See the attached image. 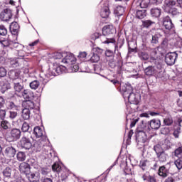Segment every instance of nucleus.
<instances>
[{
	"label": "nucleus",
	"mask_w": 182,
	"mask_h": 182,
	"mask_svg": "<svg viewBox=\"0 0 182 182\" xmlns=\"http://www.w3.org/2000/svg\"><path fill=\"white\" fill-rule=\"evenodd\" d=\"M43 129L40 127H36L33 129L34 135L37 138L42 137V136H43Z\"/></svg>",
	"instance_id": "23"
},
{
	"label": "nucleus",
	"mask_w": 182,
	"mask_h": 182,
	"mask_svg": "<svg viewBox=\"0 0 182 182\" xmlns=\"http://www.w3.org/2000/svg\"><path fill=\"white\" fill-rule=\"evenodd\" d=\"M142 178L144 181H148V182H157V180L156 179V176L144 174L142 176Z\"/></svg>",
	"instance_id": "25"
},
{
	"label": "nucleus",
	"mask_w": 182,
	"mask_h": 182,
	"mask_svg": "<svg viewBox=\"0 0 182 182\" xmlns=\"http://www.w3.org/2000/svg\"><path fill=\"white\" fill-rule=\"evenodd\" d=\"M2 154L5 159H9L10 161H12V163H16V161L11 159H14V157H15V154H16V149L14 148V146H6L3 151Z\"/></svg>",
	"instance_id": "4"
},
{
	"label": "nucleus",
	"mask_w": 182,
	"mask_h": 182,
	"mask_svg": "<svg viewBox=\"0 0 182 182\" xmlns=\"http://www.w3.org/2000/svg\"><path fill=\"white\" fill-rule=\"evenodd\" d=\"M154 150L156 152L158 160L161 163H164V161H167V159H168V154H166L164 151H162L160 146H154Z\"/></svg>",
	"instance_id": "6"
},
{
	"label": "nucleus",
	"mask_w": 182,
	"mask_h": 182,
	"mask_svg": "<svg viewBox=\"0 0 182 182\" xmlns=\"http://www.w3.org/2000/svg\"><path fill=\"white\" fill-rule=\"evenodd\" d=\"M161 134H168V133H170V128L165 127H162L161 128Z\"/></svg>",
	"instance_id": "48"
},
{
	"label": "nucleus",
	"mask_w": 182,
	"mask_h": 182,
	"mask_svg": "<svg viewBox=\"0 0 182 182\" xmlns=\"http://www.w3.org/2000/svg\"><path fill=\"white\" fill-rule=\"evenodd\" d=\"M87 56V53L86 52H80L78 55L79 59H85Z\"/></svg>",
	"instance_id": "59"
},
{
	"label": "nucleus",
	"mask_w": 182,
	"mask_h": 182,
	"mask_svg": "<svg viewBox=\"0 0 182 182\" xmlns=\"http://www.w3.org/2000/svg\"><path fill=\"white\" fill-rule=\"evenodd\" d=\"M65 54H62V53H55L53 55L54 59H62Z\"/></svg>",
	"instance_id": "55"
},
{
	"label": "nucleus",
	"mask_w": 182,
	"mask_h": 182,
	"mask_svg": "<svg viewBox=\"0 0 182 182\" xmlns=\"http://www.w3.org/2000/svg\"><path fill=\"white\" fill-rule=\"evenodd\" d=\"M100 15L102 18H109L110 15V10L108 6H105L101 9Z\"/></svg>",
	"instance_id": "19"
},
{
	"label": "nucleus",
	"mask_w": 182,
	"mask_h": 182,
	"mask_svg": "<svg viewBox=\"0 0 182 182\" xmlns=\"http://www.w3.org/2000/svg\"><path fill=\"white\" fill-rule=\"evenodd\" d=\"M11 136L13 138V140L21 139V130L19 129H13L11 131Z\"/></svg>",
	"instance_id": "18"
},
{
	"label": "nucleus",
	"mask_w": 182,
	"mask_h": 182,
	"mask_svg": "<svg viewBox=\"0 0 182 182\" xmlns=\"http://www.w3.org/2000/svg\"><path fill=\"white\" fill-rule=\"evenodd\" d=\"M105 56L107 58H114V53L110 50H107L105 51Z\"/></svg>",
	"instance_id": "50"
},
{
	"label": "nucleus",
	"mask_w": 182,
	"mask_h": 182,
	"mask_svg": "<svg viewBox=\"0 0 182 182\" xmlns=\"http://www.w3.org/2000/svg\"><path fill=\"white\" fill-rule=\"evenodd\" d=\"M21 116L24 120H29V118L31 117V111L26 108L23 109Z\"/></svg>",
	"instance_id": "28"
},
{
	"label": "nucleus",
	"mask_w": 182,
	"mask_h": 182,
	"mask_svg": "<svg viewBox=\"0 0 182 182\" xmlns=\"http://www.w3.org/2000/svg\"><path fill=\"white\" fill-rule=\"evenodd\" d=\"M161 126L160 119H151L145 124H143L142 129L138 130L136 139L141 143H146L148 139L153 136V130H159Z\"/></svg>",
	"instance_id": "1"
},
{
	"label": "nucleus",
	"mask_w": 182,
	"mask_h": 182,
	"mask_svg": "<svg viewBox=\"0 0 182 182\" xmlns=\"http://www.w3.org/2000/svg\"><path fill=\"white\" fill-rule=\"evenodd\" d=\"M153 23H154V22H153L150 20H146L143 22V25H144V26H145V28H149V26H151V25H153Z\"/></svg>",
	"instance_id": "53"
},
{
	"label": "nucleus",
	"mask_w": 182,
	"mask_h": 182,
	"mask_svg": "<svg viewBox=\"0 0 182 182\" xmlns=\"http://www.w3.org/2000/svg\"><path fill=\"white\" fill-rule=\"evenodd\" d=\"M14 90L16 93H21V92L23 90V85L21 84L20 82H15Z\"/></svg>",
	"instance_id": "30"
},
{
	"label": "nucleus",
	"mask_w": 182,
	"mask_h": 182,
	"mask_svg": "<svg viewBox=\"0 0 182 182\" xmlns=\"http://www.w3.org/2000/svg\"><path fill=\"white\" fill-rule=\"evenodd\" d=\"M163 33H164V31H163L161 28H158L155 35L159 36V38H161V36H163Z\"/></svg>",
	"instance_id": "58"
},
{
	"label": "nucleus",
	"mask_w": 182,
	"mask_h": 182,
	"mask_svg": "<svg viewBox=\"0 0 182 182\" xmlns=\"http://www.w3.org/2000/svg\"><path fill=\"white\" fill-rule=\"evenodd\" d=\"M8 33V30L5 28V26H0V35L1 36H5Z\"/></svg>",
	"instance_id": "47"
},
{
	"label": "nucleus",
	"mask_w": 182,
	"mask_h": 182,
	"mask_svg": "<svg viewBox=\"0 0 182 182\" xmlns=\"http://www.w3.org/2000/svg\"><path fill=\"white\" fill-rule=\"evenodd\" d=\"M17 160L18 161H25L26 160V154L24 152L19 151L16 154Z\"/></svg>",
	"instance_id": "32"
},
{
	"label": "nucleus",
	"mask_w": 182,
	"mask_h": 182,
	"mask_svg": "<svg viewBox=\"0 0 182 182\" xmlns=\"http://www.w3.org/2000/svg\"><path fill=\"white\" fill-rule=\"evenodd\" d=\"M1 128L3 129V130H9L11 129V123L7 120L2 119L1 122Z\"/></svg>",
	"instance_id": "27"
},
{
	"label": "nucleus",
	"mask_w": 182,
	"mask_h": 182,
	"mask_svg": "<svg viewBox=\"0 0 182 182\" xmlns=\"http://www.w3.org/2000/svg\"><path fill=\"white\" fill-rule=\"evenodd\" d=\"M19 96L24 99H32L33 97V92L29 90H24Z\"/></svg>",
	"instance_id": "17"
},
{
	"label": "nucleus",
	"mask_w": 182,
	"mask_h": 182,
	"mask_svg": "<svg viewBox=\"0 0 182 182\" xmlns=\"http://www.w3.org/2000/svg\"><path fill=\"white\" fill-rule=\"evenodd\" d=\"M20 145L22 149H24L25 150H29L31 147H32V143L31 142V140L23 136L20 141Z\"/></svg>",
	"instance_id": "10"
},
{
	"label": "nucleus",
	"mask_w": 182,
	"mask_h": 182,
	"mask_svg": "<svg viewBox=\"0 0 182 182\" xmlns=\"http://www.w3.org/2000/svg\"><path fill=\"white\" fill-rule=\"evenodd\" d=\"M0 18L1 21L4 22H8L9 19L12 18V11L9 9H6L0 14Z\"/></svg>",
	"instance_id": "9"
},
{
	"label": "nucleus",
	"mask_w": 182,
	"mask_h": 182,
	"mask_svg": "<svg viewBox=\"0 0 182 182\" xmlns=\"http://www.w3.org/2000/svg\"><path fill=\"white\" fill-rule=\"evenodd\" d=\"M124 99H127L131 105H138L140 102V95L133 92V87L130 85H127L123 90Z\"/></svg>",
	"instance_id": "3"
},
{
	"label": "nucleus",
	"mask_w": 182,
	"mask_h": 182,
	"mask_svg": "<svg viewBox=\"0 0 182 182\" xmlns=\"http://www.w3.org/2000/svg\"><path fill=\"white\" fill-rule=\"evenodd\" d=\"M5 105V99H4V97H0V109H1V107H4V106Z\"/></svg>",
	"instance_id": "62"
},
{
	"label": "nucleus",
	"mask_w": 182,
	"mask_h": 182,
	"mask_svg": "<svg viewBox=\"0 0 182 182\" xmlns=\"http://www.w3.org/2000/svg\"><path fill=\"white\" fill-rule=\"evenodd\" d=\"M163 25L166 29H168V31H170V29H172L173 26H174L173 22L171 21V18H170L168 16H166L164 18Z\"/></svg>",
	"instance_id": "14"
},
{
	"label": "nucleus",
	"mask_w": 182,
	"mask_h": 182,
	"mask_svg": "<svg viewBox=\"0 0 182 182\" xmlns=\"http://www.w3.org/2000/svg\"><path fill=\"white\" fill-rule=\"evenodd\" d=\"M11 65L13 68H18V66H19V60H18V59L11 60Z\"/></svg>",
	"instance_id": "52"
},
{
	"label": "nucleus",
	"mask_w": 182,
	"mask_h": 182,
	"mask_svg": "<svg viewBox=\"0 0 182 182\" xmlns=\"http://www.w3.org/2000/svg\"><path fill=\"white\" fill-rule=\"evenodd\" d=\"M116 32V29L113 26H105L102 28V36H99V33H95V39L100 38L102 43L109 45V43H116V40L113 38H107V35H112Z\"/></svg>",
	"instance_id": "2"
},
{
	"label": "nucleus",
	"mask_w": 182,
	"mask_h": 182,
	"mask_svg": "<svg viewBox=\"0 0 182 182\" xmlns=\"http://www.w3.org/2000/svg\"><path fill=\"white\" fill-rule=\"evenodd\" d=\"M139 167L142 168V170H147L149 167H150V161L142 160L139 163Z\"/></svg>",
	"instance_id": "26"
},
{
	"label": "nucleus",
	"mask_w": 182,
	"mask_h": 182,
	"mask_svg": "<svg viewBox=\"0 0 182 182\" xmlns=\"http://www.w3.org/2000/svg\"><path fill=\"white\" fill-rule=\"evenodd\" d=\"M41 182H53L50 178L42 177L41 179Z\"/></svg>",
	"instance_id": "61"
},
{
	"label": "nucleus",
	"mask_w": 182,
	"mask_h": 182,
	"mask_svg": "<svg viewBox=\"0 0 182 182\" xmlns=\"http://www.w3.org/2000/svg\"><path fill=\"white\" fill-rule=\"evenodd\" d=\"M99 60H100V57H99L97 54L93 53L90 58V61L92 62V63H97Z\"/></svg>",
	"instance_id": "40"
},
{
	"label": "nucleus",
	"mask_w": 182,
	"mask_h": 182,
	"mask_svg": "<svg viewBox=\"0 0 182 182\" xmlns=\"http://www.w3.org/2000/svg\"><path fill=\"white\" fill-rule=\"evenodd\" d=\"M21 130L23 132V133H26L27 132H31L32 129H31V126H29L28 122H24L23 123Z\"/></svg>",
	"instance_id": "34"
},
{
	"label": "nucleus",
	"mask_w": 182,
	"mask_h": 182,
	"mask_svg": "<svg viewBox=\"0 0 182 182\" xmlns=\"http://www.w3.org/2000/svg\"><path fill=\"white\" fill-rule=\"evenodd\" d=\"M174 156L176 157H182V146L178 147L175 151H174Z\"/></svg>",
	"instance_id": "39"
},
{
	"label": "nucleus",
	"mask_w": 182,
	"mask_h": 182,
	"mask_svg": "<svg viewBox=\"0 0 182 182\" xmlns=\"http://www.w3.org/2000/svg\"><path fill=\"white\" fill-rule=\"evenodd\" d=\"M22 71L19 70H16V71H11L10 74L13 75L12 79H18L19 77V76H21V73Z\"/></svg>",
	"instance_id": "41"
},
{
	"label": "nucleus",
	"mask_w": 182,
	"mask_h": 182,
	"mask_svg": "<svg viewBox=\"0 0 182 182\" xmlns=\"http://www.w3.org/2000/svg\"><path fill=\"white\" fill-rule=\"evenodd\" d=\"M156 70H158L157 73H160L161 72V64H158L156 66L154 67Z\"/></svg>",
	"instance_id": "64"
},
{
	"label": "nucleus",
	"mask_w": 182,
	"mask_h": 182,
	"mask_svg": "<svg viewBox=\"0 0 182 182\" xmlns=\"http://www.w3.org/2000/svg\"><path fill=\"white\" fill-rule=\"evenodd\" d=\"M52 169H53V171H56L57 173H60V171H62V166L59 164L55 163L52 166Z\"/></svg>",
	"instance_id": "36"
},
{
	"label": "nucleus",
	"mask_w": 182,
	"mask_h": 182,
	"mask_svg": "<svg viewBox=\"0 0 182 182\" xmlns=\"http://www.w3.org/2000/svg\"><path fill=\"white\" fill-rule=\"evenodd\" d=\"M17 116H18V112L14 111L9 112V119H11V120H14V119H16Z\"/></svg>",
	"instance_id": "49"
},
{
	"label": "nucleus",
	"mask_w": 182,
	"mask_h": 182,
	"mask_svg": "<svg viewBox=\"0 0 182 182\" xmlns=\"http://www.w3.org/2000/svg\"><path fill=\"white\" fill-rule=\"evenodd\" d=\"M174 164L178 170H181L182 168V160L181 159L178 158L174 161Z\"/></svg>",
	"instance_id": "43"
},
{
	"label": "nucleus",
	"mask_w": 182,
	"mask_h": 182,
	"mask_svg": "<svg viewBox=\"0 0 182 182\" xmlns=\"http://www.w3.org/2000/svg\"><path fill=\"white\" fill-rule=\"evenodd\" d=\"M149 167L152 168V170H156V168H157V161H150Z\"/></svg>",
	"instance_id": "57"
},
{
	"label": "nucleus",
	"mask_w": 182,
	"mask_h": 182,
	"mask_svg": "<svg viewBox=\"0 0 182 182\" xmlns=\"http://www.w3.org/2000/svg\"><path fill=\"white\" fill-rule=\"evenodd\" d=\"M33 147H34L36 151H41V139L37 140L34 143Z\"/></svg>",
	"instance_id": "46"
},
{
	"label": "nucleus",
	"mask_w": 182,
	"mask_h": 182,
	"mask_svg": "<svg viewBox=\"0 0 182 182\" xmlns=\"http://www.w3.org/2000/svg\"><path fill=\"white\" fill-rule=\"evenodd\" d=\"M49 72H51V73L45 74L46 77L47 79H49L50 76H57V75H60V73H65L66 72V67L63 65H53V68L52 70H49Z\"/></svg>",
	"instance_id": "5"
},
{
	"label": "nucleus",
	"mask_w": 182,
	"mask_h": 182,
	"mask_svg": "<svg viewBox=\"0 0 182 182\" xmlns=\"http://www.w3.org/2000/svg\"><path fill=\"white\" fill-rule=\"evenodd\" d=\"M155 146H159L162 151H164V150H168L171 148V142L168 139H164Z\"/></svg>",
	"instance_id": "11"
},
{
	"label": "nucleus",
	"mask_w": 182,
	"mask_h": 182,
	"mask_svg": "<svg viewBox=\"0 0 182 182\" xmlns=\"http://www.w3.org/2000/svg\"><path fill=\"white\" fill-rule=\"evenodd\" d=\"M158 174L159 176H160V177H163V178H166V177H167V168H166V166H162L159 167Z\"/></svg>",
	"instance_id": "24"
},
{
	"label": "nucleus",
	"mask_w": 182,
	"mask_h": 182,
	"mask_svg": "<svg viewBox=\"0 0 182 182\" xmlns=\"http://www.w3.org/2000/svg\"><path fill=\"white\" fill-rule=\"evenodd\" d=\"M159 39H160V36H156V34H154V36H152L151 43H152V45H156L159 43Z\"/></svg>",
	"instance_id": "45"
},
{
	"label": "nucleus",
	"mask_w": 182,
	"mask_h": 182,
	"mask_svg": "<svg viewBox=\"0 0 182 182\" xmlns=\"http://www.w3.org/2000/svg\"><path fill=\"white\" fill-rule=\"evenodd\" d=\"M19 171L20 173H23L24 174H27V173H29L31 171V168L29 167V165L26 162H22L20 164L19 166Z\"/></svg>",
	"instance_id": "13"
},
{
	"label": "nucleus",
	"mask_w": 182,
	"mask_h": 182,
	"mask_svg": "<svg viewBox=\"0 0 182 182\" xmlns=\"http://www.w3.org/2000/svg\"><path fill=\"white\" fill-rule=\"evenodd\" d=\"M139 5L141 8H147L150 5V0H141Z\"/></svg>",
	"instance_id": "44"
},
{
	"label": "nucleus",
	"mask_w": 182,
	"mask_h": 182,
	"mask_svg": "<svg viewBox=\"0 0 182 182\" xmlns=\"http://www.w3.org/2000/svg\"><path fill=\"white\" fill-rule=\"evenodd\" d=\"M18 56L23 58L25 57V51H23V50H18Z\"/></svg>",
	"instance_id": "60"
},
{
	"label": "nucleus",
	"mask_w": 182,
	"mask_h": 182,
	"mask_svg": "<svg viewBox=\"0 0 182 182\" xmlns=\"http://www.w3.org/2000/svg\"><path fill=\"white\" fill-rule=\"evenodd\" d=\"M146 15H147V12L146 11V9L138 10L136 12V17L138 19H143L146 18Z\"/></svg>",
	"instance_id": "21"
},
{
	"label": "nucleus",
	"mask_w": 182,
	"mask_h": 182,
	"mask_svg": "<svg viewBox=\"0 0 182 182\" xmlns=\"http://www.w3.org/2000/svg\"><path fill=\"white\" fill-rule=\"evenodd\" d=\"M62 63L68 65V66H72V65L76 63V57L72 53H68L66 55H64Z\"/></svg>",
	"instance_id": "8"
},
{
	"label": "nucleus",
	"mask_w": 182,
	"mask_h": 182,
	"mask_svg": "<svg viewBox=\"0 0 182 182\" xmlns=\"http://www.w3.org/2000/svg\"><path fill=\"white\" fill-rule=\"evenodd\" d=\"M6 107L7 109H10V110H18V106H16L15 105V103L12 102H9L6 104Z\"/></svg>",
	"instance_id": "37"
},
{
	"label": "nucleus",
	"mask_w": 182,
	"mask_h": 182,
	"mask_svg": "<svg viewBox=\"0 0 182 182\" xmlns=\"http://www.w3.org/2000/svg\"><path fill=\"white\" fill-rule=\"evenodd\" d=\"M166 8H168L169 10L173 9V6L176 5V1L174 0H165L164 1Z\"/></svg>",
	"instance_id": "29"
},
{
	"label": "nucleus",
	"mask_w": 182,
	"mask_h": 182,
	"mask_svg": "<svg viewBox=\"0 0 182 182\" xmlns=\"http://www.w3.org/2000/svg\"><path fill=\"white\" fill-rule=\"evenodd\" d=\"M0 43H1L2 46L5 48L11 45V41H9V40H1L0 41Z\"/></svg>",
	"instance_id": "54"
},
{
	"label": "nucleus",
	"mask_w": 182,
	"mask_h": 182,
	"mask_svg": "<svg viewBox=\"0 0 182 182\" xmlns=\"http://www.w3.org/2000/svg\"><path fill=\"white\" fill-rule=\"evenodd\" d=\"M164 182H176V179L170 176L165 179Z\"/></svg>",
	"instance_id": "63"
},
{
	"label": "nucleus",
	"mask_w": 182,
	"mask_h": 182,
	"mask_svg": "<svg viewBox=\"0 0 182 182\" xmlns=\"http://www.w3.org/2000/svg\"><path fill=\"white\" fill-rule=\"evenodd\" d=\"M11 173H12V169H11L10 167H6L3 171V176H4V177H11Z\"/></svg>",
	"instance_id": "38"
},
{
	"label": "nucleus",
	"mask_w": 182,
	"mask_h": 182,
	"mask_svg": "<svg viewBox=\"0 0 182 182\" xmlns=\"http://www.w3.org/2000/svg\"><path fill=\"white\" fill-rule=\"evenodd\" d=\"M23 107H24V109L32 110L35 109V102L31 100H26L23 102Z\"/></svg>",
	"instance_id": "15"
},
{
	"label": "nucleus",
	"mask_w": 182,
	"mask_h": 182,
	"mask_svg": "<svg viewBox=\"0 0 182 182\" xmlns=\"http://www.w3.org/2000/svg\"><path fill=\"white\" fill-rule=\"evenodd\" d=\"M10 32L12 35H18V33L19 32V24L16 22L11 23L10 25Z\"/></svg>",
	"instance_id": "16"
},
{
	"label": "nucleus",
	"mask_w": 182,
	"mask_h": 182,
	"mask_svg": "<svg viewBox=\"0 0 182 182\" xmlns=\"http://www.w3.org/2000/svg\"><path fill=\"white\" fill-rule=\"evenodd\" d=\"M114 14L117 15V16H122L123 14H124V7L122 6H119L114 10Z\"/></svg>",
	"instance_id": "31"
},
{
	"label": "nucleus",
	"mask_w": 182,
	"mask_h": 182,
	"mask_svg": "<svg viewBox=\"0 0 182 182\" xmlns=\"http://www.w3.org/2000/svg\"><path fill=\"white\" fill-rule=\"evenodd\" d=\"M6 117V110L0 109V119H1V120H5Z\"/></svg>",
	"instance_id": "51"
},
{
	"label": "nucleus",
	"mask_w": 182,
	"mask_h": 182,
	"mask_svg": "<svg viewBox=\"0 0 182 182\" xmlns=\"http://www.w3.org/2000/svg\"><path fill=\"white\" fill-rule=\"evenodd\" d=\"M40 85H41V83L39 82V81L34 80L30 83V87H31V89H33V90H36V89H38V87H39Z\"/></svg>",
	"instance_id": "35"
},
{
	"label": "nucleus",
	"mask_w": 182,
	"mask_h": 182,
	"mask_svg": "<svg viewBox=\"0 0 182 182\" xmlns=\"http://www.w3.org/2000/svg\"><path fill=\"white\" fill-rule=\"evenodd\" d=\"M5 76H6V70L4 68L1 67L0 68V77H5Z\"/></svg>",
	"instance_id": "56"
},
{
	"label": "nucleus",
	"mask_w": 182,
	"mask_h": 182,
	"mask_svg": "<svg viewBox=\"0 0 182 182\" xmlns=\"http://www.w3.org/2000/svg\"><path fill=\"white\" fill-rule=\"evenodd\" d=\"M138 55L141 60H147V59H149V54L146 52L139 51Z\"/></svg>",
	"instance_id": "33"
},
{
	"label": "nucleus",
	"mask_w": 182,
	"mask_h": 182,
	"mask_svg": "<svg viewBox=\"0 0 182 182\" xmlns=\"http://www.w3.org/2000/svg\"><path fill=\"white\" fill-rule=\"evenodd\" d=\"M160 71L157 70L156 68L153 66H149L144 69V73L146 76H153V75H157V73Z\"/></svg>",
	"instance_id": "12"
},
{
	"label": "nucleus",
	"mask_w": 182,
	"mask_h": 182,
	"mask_svg": "<svg viewBox=\"0 0 182 182\" xmlns=\"http://www.w3.org/2000/svg\"><path fill=\"white\" fill-rule=\"evenodd\" d=\"M164 124L165 126H171L173 124V118L168 117L164 119Z\"/></svg>",
	"instance_id": "42"
},
{
	"label": "nucleus",
	"mask_w": 182,
	"mask_h": 182,
	"mask_svg": "<svg viewBox=\"0 0 182 182\" xmlns=\"http://www.w3.org/2000/svg\"><path fill=\"white\" fill-rule=\"evenodd\" d=\"M151 15L154 18H159L161 15V9L159 8H153L151 9Z\"/></svg>",
	"instance_id": "20"
},
{
	"label": "nucleus",
	"mask_w": 182,
	"mask_h": 182,
	"mask_svg": "<svg viewBox=\"0 0 182 182\" xmlns=\"http://www.w3.org/2000/svg\"><path fill=\"white\" fill-rule=\"evenodd\" d=\"M29 182H38V178H36V175L34 173L28 172L26 175Z\"/></svg>",
	"instance_id": "22"
},
{
	"label": "nucleus",
	"mask_w": 182,
	"mask_h": 182,
	"mask_svg": "<svg viewBox=\"0 0 182 182\" xmlns=\"http://www.w3.org/2000/svg\"><path fill=\"white\" fill-rule=\"evenodd\" d=\"M177 52L168 53L165 56V62L169 66H173L176 63V59H177Z\"/></svg>",
	"instance_id": "7"
}]
</instances>
